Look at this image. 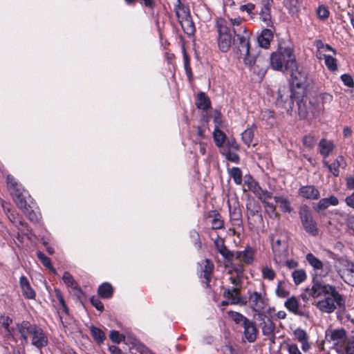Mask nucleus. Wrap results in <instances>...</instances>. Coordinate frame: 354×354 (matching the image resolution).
<instances>
[{
    "mask_svg": "<svg viewBox=\"0 0 354 354\" xmlns=\"http://www.w3.org/2000/svg\"><path fill=\"white\" fill-rule=\"evenodd\" d=\"M12 198L17 207L21 209L24 214H28L29 212V208H30V207L27 203L23 193L19 194V196H15Z\"/></svg>",
    "mask_w": 354,
    "mask_h": 354,
    "instance_id": "obj_37",
    "label": "nucleus"
},
{
    "mask_svg": "<svg viewBox=\"0 0 354 354\" xmlns=\"http://www.w3.org/2000/svg\"><path fill=\"white\" fill-rule=\"evenodd\" d=\"M272 39V31L268 28H265L262 30L261 35L258 36L257 41L261 47L268 48L270 46V41Z\"/></svg>",
    "mask_w": 354,
    "mask_h": 354,
    "instance_id": "obj_29",
    "label": "nucleus"
},
{
    "mask_svg": "<svg viewBox=\"0 0 354 354\" xmlns=\"http://www.w3.org/2000/svg\"><path fill=\"white\" fill-rule=\"evenodd\" d=\"M297 106H298V115L299 116V118L301 120L306 119L308 115V106L303 100H300L297 102Z\"/></svg>",
    "mask_w": 354,
    "mask_h": 354,
    "instance_id": "obj_41",
    "label": "nucleus"
},
{
    "mask_svg": "<svg viewBox=\"0 0 354 354\" xmlns=\"http://www.w3.org/2000/svg\"><path fill=\"white\" fill-rule=\"evenodd\" d=\"M176 15L184 32L188 35H194L195 26L190 15L183 8L176 11Z\"/></svg>",
    "mask_w": 354,
    "mask_h": 354,
    "instance_id": "obj_15",
    "label": "nucleus"
},
{
    "mask_svg": "<svg viewBox=\"0 0 354 354\" xmlns=\"http://www.w3.org/2000/svg\"><path fill=\"white\" fill-rule=\"evenodd\" d=\"M326 339L336 346L337 350L342 351L347 343L346 332L344 328H329L326 330Z\"/></svg>",
    "mask_w": 354,
    "mask_h": 354,
    "instance_id": "obj_10",
    "label": "nucleus"
},
{
    "mask_svg": "<svg viewBox=\"0 0 354 354\" xmlns=\"http://www.w3.org/2000/svg\"><path fill=\"white\" fill-rule=\"evenodd\" d=\"M299 217L303 227L306 232L312 236H316L318 234L317 223L314 221L311 211L306 205H302L299 209Z\"/></svg>",
    "mask_w": 354,
    "mask_h": 354,
    "instance_id": "obj_8",
    "label": "nucleus"
},
{
    "mask_svg": "<svg viewBox=\"0 0 354 354\" xmlns=\"http://www.w3.org/2000/svg\"><path fill=\"white\" fill-rule=\"evenodd\" d=\"M17 329L25 342H28L27 334L32 336V344L38 348L46 346L48 344V338L42 329L35 324L24 321L17 325Z\"/></svg>",
    "mask_w": 354,
    "mask_h": 354,
    "instance_id": "obj_3",
    "label": "nucleus"
},
{
    "mask_svg": "<svg viewBox=\"0 0 354 354\" xmlns=\"http://www.w3.org/2000/svg\"><path fill=\"white\" fill-rule=\"evenodd\" d=\"M333 95L324 93L319 94L313 101L310 102V113L313 118H317L322 115L327 104L333 101Z\"/></svg>",
    "mask_w": 354,
    "mask_h": 354,
    "instance_id": "obj_12",
    "label": "nucleus"
},
{
    "mask_svg": "<svg viewBox=\"0 0 354 354\" xmlns=\"http://www.w3.org/2000/svg\"><path fill=\"white\" fill-rule=\"evenodd\" d=\"M243 268L241 266L235 267L228 271L230 274V281L234 286L232 288H237L241 290L242 287Z\"/></svg>",
    "mask_w": 354,
    "mask_h": 354,
    "instance_id": "obj_22",
    "label": "nucleus"
},
{
    "mask_svg": "<svg viewBox=\"0 0 354 354\" xmlns=\"http://www.w3.org/2000/svg\"><path fill=\"white\" fill-rule=\"evenodd\" d=\"M223 297L230 301V304H241L245 305L246 300H243L241 297V290L237 288H226L223 293Z\"/></svg>",
    "mask_w": 354,
    "mask_h": 354,
    "instance_id": "obj_18",
    "label": "nucleus"
},
{
    "mask_svg": "<svg viewBox=\"0 0 354 354\" xmlns=\"http://www.w3.org/2000/svg\"><path fill=\"white\" fill-rule=\"evenodd\" d=\"M299 195L304 198L317 200L319 198V192L314 186L307 185L301 187L299 190Z\"/></svg>",
    "mask_w": 354,
    "mask_h": 354,
    "instance_id": "obj_26",
    "label": "nucleus"
},
{
    "mask_svg": "<svg viewBox=\"0 0 354 354\" xmlns=\"http://www.w3.org/2000/svg\"><path fill=\"white\" fill-rule=\"evenodd\" d=\"M296 59L291 48L280 47L270 56V65L274 70L286 71L295 68Z\"/></svg>",
    "mask_w": 354,
    "mask_h": 354,
    "instance_id": "obj_2",
    "label": "nucleus"
},
{
    "mask_svg": "<svg viewBox=\"0 0 354 354\" xmlns=\"http://www.w3.org/2000/svg\"><path fill=\"white\" fill-rule=\"evenodd\" d=\"M323 163L335 176H339V167L344 168L346 167L344 158L342 156H338L333 164H328L326 161H323Z\"/></svg>",
    "mask_w": 354,
    "mask_h": 354,
    "instance_id": "obj_27",
    "label": "nucleus"
},
{
    "mask_svg": "<svg viewBox=\"0 0 354 354\" xmlns=\"http://www.w3.org/2000/svg\"><path fill=\"white\" fill-rule=\"evenodd\" d=\"M37 257L41 262V263L44 265V266L50 269V270L52 271L53 272L55 273V270L51 266L50 260L48 257L45 256V254L40 251H38L37 252Z\"/></svg>",
    "mask_w": 354,
    "mask_h": 354,
    "instance_id": "obj_49",
    "label": "nucleus"
},
{
    "mask_svg": "<svg viewBox=\"0 0 354 354\" xmlns=\"http://www.w3.org/2000/svg\"><path fill=\"white\" fill-rule=\"evenodd\" d=\"M341 79L346 86H347L348 87L353 86V85H354L353 80L350 75L344 74L342 75Z\"/></svg>",
    "mask_w": 354,
    "mask_h": 354,
    "instance_id": "obj_60",
    "label": "nucleus"
},
{
    "mask_svg": "<svg viewBox=\"0 0 354 354\" xmlns=\"http://www.w3.org/2000/svg\"><path fill=\"white\" fill-rule=\"evenodd\" d=\"M216 27L218 32V46L222 52H227L232 44V37L227 21L223 19H216Z\"/></svg>",
    "mask_w": 354,
    "mask_h": 354,
    "instance_id": "obj_4",
    "label": "nucleus"
},
{
    "mask_svg": "<svg viewBox=\"0 0 354 354\" xmlns=\"http://www.w3.org/2000/svg\"><path fill=\"white\" fill-rule=\"evenodd\" d=\"M244 185L247 186V189L244 188L243 192L251 191L259 200L264 198H272V196L271 192L263 190L250 175L245 176Z\"/></svg>",
    "mask_w": 354,
    "mask_h": 354,
    "instance_id": "obj_14",
    "label": "nucleus"
},
{
    "mask_svg": "<svg viewBox=\"0 0 354 354\" xmlns=\"http://www.w3.org/2000/svg\"><path fill=\"white\" fill-rule=\"evenodd\" d=\"M288 354H303L298 346L295 343H289L286 346Z\"/></svg>",
    "mask_w": 354,
    "mask_h": 354,
    "instance_id": "obj_57",
    "label": "nucleus"
},
{
    "mask_svg": "<svg viewBox=\"0 0 354 354\" xmlns=\"http://www.w3.org/2000/svg\"><path fill=\"white\" fill-rule=\"evenodd\" d=\"M326 67L331 71H335L337 69V60L333 57L329 55L324 60Z\"/></svg>",
    "mask_w": 354,
    "mask_h": 354,
    "instance_id": "obj_52",
    "label": "nucleus"
},
{
    "mask_svg": "<svg viewBox=\"0 0 354 354\" xmlns=\"http://www.w3.org/2000/svg\"><path fill=\"white\" fill-rule=\"evenodd\" d=\"M292 277L295 284L298 286L306 279L307 275L304 270L298 269L292 272Z\"/></svg>",
    "mask_w": 354,
    "mask_h": 354,
    "instance_id": "obj_38",
    "label": "nucleus"
},
{
    "mask_svg": "<svg viewBox=\"0 0 354 354\" xmlns=\"http://www.w3.org/2000/svg\"><path fill=\"white\" fill-rule=\"evenodd\" d=\"M297 93H295L288 85H281L277 91V104L285 109L287 112L292 110L293 98H298Z\"/></svg>",
    "mask_w": 354,
    "mask_h": 354,
    "instance_id": "obj_6",
    "label": "nucleus"
},
{
    "mask_svg": "<svg viewBox=\"0 0 354 354\" xmlns=\"http://www.w3.org/2000/svg\"><path fill=\"white\" fill-rule=\"evenodd\" d=\"M319 153L326 158L329 156L330 153L333 151L335 148V145L333 141L322 138L318 144Z\"/></svg>",
    "mask_w": 354,
    "mask_h": 354,
    "instance_id": "obj_31",
    "label": "nucleus"
},
{
    "mask_svg": "<svg viewBox=\"0 0 354 354\" xmlns=\"http://www.w3.org/2000/svg\"><path fill=\"white\" fill-rule=\"evenodd\" d=\"M254 252L251 248H246L243 251L236 252L234 257L240 263L250 264L254 259Z\"/></svg>",
    "mask_w": 354,
    "mask_h": 354,
    "instance_id": "obj_23",
    "label": "nucleus"
},
{
    "mask_svg": "<svg viewBox=\"0 0 354 354\" xmlns=\"http://www.w3.org/2000/svg\"><path fill=\"white\" fill-rule=\"evenodd\" d=\"M317 14L319 18L325 19L328 17L329 12L325 6H320L317 10Z\"/></svg>",
    "mask_w": 354,
    "mask_h": 354,
    "instance_id": "obj_58",
    "label": "nucleus"
},
{
    "mask_svg": "<svg viewBox=\"0 0 354 354\" xmlns=\"http://www.w3.org/2000/svg\"><path fill=\"white\" fill-rule=\"evenodd\" d=\"M90 330L93 339L96 342L101 343L104 341L105 339V335L101 329L95 326H91Z\"/></svg>",
    "mask_w": 354,
    "mask_h": 354,
    "instance_id": "obj_46",
    "label": "nucleus"
},
{
    "mask_svg": "<svg viewBox=\"0 0 354 354\" xmlns=\"http://www.w3.org/2000/svg\"><path fill=\"white\" fill-rule=\"evenodd\" d=\"M262 277L265 279L272 281L276 277L275 271L268 266H263L261 268Z\"/></svg>",
    "mask_w": 354,
    "mask_h": 354,
    "instance_id": "obj_45",
    "label": "nucleus"
},
{
    "mask_svg": "<svg viewBox=\"0 0 354 354\" xmlns=\"http://www.w3.org/2000/svg\"><path fill=\"white\" fill-rule=\"evenodd\" d=\"M214 245L217 251L230 263H232L234 255L232 252L229 250L224 244V241L221 238H217L214 241Z\"/></svg>",
    "mask_w": 354,
    "mask_h": 354,
    "instance_id": "obj_25",
    "label": "nucleus"
},
{
    "mask_svg": "<svg viewBox=\"0 0 354 354\" xmlns=\"http://www.w3.org/2000/svg\"><path fill=\"white\" fill-rule=\"evenodd\" d=\"M283 282L281 281L278 282L275 292L278 297L284 298L288 296L289 292L286 290V288L283 286Z\"/></svg>",
    "mask_w": 354,
    "mask_h": 354,
    "instance_id": "obj_53",
    "label": "nucleus"
},
{
    "mask_svg": "<svg viewBox=\"0 0 354 354\" xmlns=\"http://www.w3.org/2000/svg\"><path fill=\"white\" fill-rule=\"evenodd\" d=\"M263 8L260 12V19L267 26H270L272 24L270 15V6L272 3V0H262Z\"/></svg>",
    "mask_w": 354,
    "mask_h": 354,
    "instance_id": "obj_24",
    "label": "nucleus"
},
{
    "mask_svg": "<svg viewBox=\"0 0 354 354\" xmlns=\"http://www.w3.org/2000/svg\"><path fill=\"white\" fill-rule=\"evenodd\" d=\"M248 299L246 301L249 306L259 314L262 313L268 305L266 293L248 290Z\"/></svg>",
    "mask_w": 354,
    "mask_h": 354,
    "instance_id": "obj_11",
    "label": "nucleus"
},
{
    "mask_svg": "<svg viewBox=\"0 0 354 354\" xmlns=\"http://www.w3.org/2000/svg\"><path fill=\"white\" fill-rule=\"evenodd\" d=\"M230 176L233 178L234 183L241 185L242 183V171L239 167H232L229 171Z\"/></svg>",
    "mask_w": 354,
    "mask_h": 354,
    "instance_id": "obj_44",
    "label": "nucleus"
},
{
    "mask_svg": "<svg viewBox=\"0 0 354 354\" xmlns=\"http://www.w3.org/2000/svg\"><path fill=\"white\" fill-rule=\"evenodd\" d=\"M345 219L348 233L354 236V215L346 214Z\"/></svg>",
    "mask_w": 354,
    "mask_h": 354,
    "instance_id": "obj_54",
    "label": "nucleus"
},
{
    "mask_svg": "<svg viewBox=\"0 0 354 354\" xmlns=\"http://www.w3.org/2000/svg\"><path fill=\"white\" fill-rule=\"evenodd\" d=\"M269 198H264L262 200H260L262 203L263 204L264 208L267 214H268L269 216L271 218H274L277 216V213L276 212V207L268 201H266V199H268Z\"/></svg>",
    "mask_w": 354,
    "mask_h": 354,
    "instance_id": "obj_42",
    "label": "nucleus"
},
{
    "mask_svg": "<svg viewBox=\"0 0 354 354\" xmlns=\"http://www.w3.org/2000/svg\"><path fill=\"white\" fill-rule=\"evenodd\" d=\"M228 315L236 323V324H241L243 325V323H245V322L248 319L247 317L243 316L242 314L234 312V311H229Z\"/></svg>",
    "mask_w": 354,
    "mask_h": 354,
    "instance_id": "obj_50",
    "label": "nucleus"
},
{
    "mask_svg": "<svg viewBox=\"0 0 354 354\" xmlns=\"http://www.w3.org/2000/svg\"><path fill=\"white\" fill-rule=\"evenodd\" d=\"M342 351H344L345 354H354V342L351 344L346 343Z\"/></svg>",
    "mask_w": 354,
    "mask_h": 354,
    "instance_id": "obj_63",
    "label": "nucleus"
},
{
    "mask_svg": "<svg viewBox=\"0 0 354 354\" xmlns=\"http://www.w3.org/2000/svg\"><path fill=\"white\" fill-rule=\"evenodd\" d=\"M19 283L23 295L27 299L35 298V292L31 288L28 279L26 277L22 276L20 277Z\"/></svg>",
    "mask_w": 354,
    "mask_h": 354,
    "instance_id": "obj_30",
    "label": "nucleus"
},
{
    "mask_svg": "<svg viewBox=\"0 0 354 354\" xmlns=\"http://www.w3.org/2000/svg\"><path fill=\"white\" fill-rule=\"evenodd\" d=\"M283 6L287 8L292 15L299 12L301 6V0H283Z\"/></svg>",
    "mask_w": 354,
    "mask_h": 354,
    "instance_id": "obj_33",
    "label": "nucleus"
},
{
    "mask_svg": "<svg viewBox=\"0 0 354 354\" xmlns=\"http://www.w3.org/2000/svg\"><path fill=\"white\" fill-rule=\"evenodd\" d=\"M285 307L291 313L299 317L308 319L310 318V312L309 306L306 305H301L299 298L292 296L288 297L285 303Z\"/></svg>",
    "mask_w": 354,
    "mask_h": 354,
    "instance_id": "obj_9",
    "label": "nucleus"
},
{
    "mask_svg": "<svg viewBox=\"0 0 354 354\" xmlns=\"http://www.w3.org/2000/svg\"><path fill=\"white\" fill-rule=\"evenodd\" d=\"M0 322L2 326L9 332V326L12 322V319L8 316H1Z\"/></svg>",
    "mask_w": 354,
    "mask_h": 354,
    "instance_id": "obj_61",
    "label": "nucleus"
},
{
    "mask_svg": "<svg viewBox=\"0 0 354 354\" xmlns=\"http://www.w3.org/2000/svg\"><path fill=\"white\" fill-rule=\"evenodd\" d=\"M256 126L254 124L251 127L248 128L242 133V140L247 145L250 146L254 138V130Z\"/></svg>",
    "mask_w": 354,
    "mask_h": 354,
    "instance_id": "obj_39",
    "label": "nucleus"
},
{
    "mask_svg": "<svg viewBox=\"0 0 354 354\" xmlns=\"http://www.w3.org/2000/svg\"><path fill=\"white\" fill-rule=\"evenodd\" d=\"M274 199L277 203L279 205L280 208L285 212H291L292 207H290V201L281 196H274Z\"/></svg>",
    "mask_w": 354,
    "mask_h": 354,
    "instance_id": "obj_40",
    "label": "nucleus"
},
{
    "mask_svg": "<svg viewBox=\"0 0 354 354\" xmlns=\"http://www.w3.org/2000/svg\"><path fill=\"white\" fill-rule=\"evenodd\" d=\"M339 262L343 266L342 278L346 283L354 286V263L345 259H341Z\"/></svg>",
    "mask_w": 354,
    "mask_h": 354,
    "instance_id": "obj_17",
    "label": "nucleus"
},
{
    "mask_svg": "<svg viewBox=\"0 0 354 354\" xmlns=\"http://www.w3.org/2000/svg\"><path fill=\"white\" fill-rule=\"evenodd\" d=\"M272 248L275 263L281 265L285 261L288 255L286 236L281 234L279 237L273 236L272 238Z\"/></svg>",
    "mask_w": 354,
    "mask_h": 354,
    "instance_id": "obj_7",
    "label": "nucleus"
},
{
    "mask_svg": "<svg viewBox=\"0 0 354 354\" xmlns=\"http://www.w3.org/2000/svg\"><path fill=\"white\" fill-rule=\"evenodd\" d=\"M214 217L212 220V227L215 230L221 229L223 226V222L221 219V216L214 212Z\"/></svg>",
    "mask_w": 354,
    "mask_h": 354,
    "instance_id": "obj_55",
    "label": "nucleus"
},
{
    "mask_svg": "<svg viewBox=\"0 0 354 354\" xmlns=\"http://www.w3.org/2000/svg\"><path fill=\"white\" fill-rule=\"evenodd\" d=\"M306 291L313 298H320L314 304L323 313L330 314L337 307H344L345 305V299L334 286L313 280L312 287L306 289Z\"/></svg>",
    "mask_w": 354,
    "mask_h": 354,
    "instance_id": "obj_1",
    "label": "nucleus"
},
{
    "mask_svg": "<svg viewBox=\"0 0 354 354\" xmlns=\"http://www.w3.org/2000/svg\"><path fill=\"white\" fill-rule=\"evenodd\" d=\"M204 266L203 268V277L206 280V283L208 285L212 277V273L214 269L213 263L209 259H205L204 261Z\"/></svg>",
    "mask_w": 354,
    "mask_h": 354,
    "instance_id": "obj_35",
    "label": "nucleus"
},
{
    "mask_svg": "<svg viewBox=\"0 0 354 354\" xmlns=\"http://www.w3.org/2000/svg\"><path fill=\"white\" fill-rule=\"evenodd\" d=\"M12 198L17 207L21 209L24 214H28L29 212V208H30V207L27 203L23 193L19 194V196H15Z\"/></svg>",
    "mask_w": 354,
    "mask_h": 354,
    "instance_id": "obj_36",
    "label": "nucleus"
},
{
    "mask_svg": "<svg viewBox=\"0 0 354 354\" xmlns=\"http://www.w3.org/2000/svg\"><path fill=\"white\" fill-rule=\"evenodd\" d=\"M210 100L204 93L198 94L196 106L198 109L207 111L210 107Z\"/></svg>",
    "mask_w": 354,
    "mask_h": 354,
    "instance_id": "obj_32",
    "label": "nucleus"
},
{
    "mask_svg": "<svg viewBox=\"0 0 354 354\" xmlns=\"http://www.w3.org/2000/svg\"><path fill=\"white\" fill-rule=\"evenodd\" d=\"M91 304L98 310L102 311L104 309V306L101 301L95 297H92L91 299Z\"/></svg>",
    "mask_w": 354,
    "mask_h": 354,
    "instance_id": "obj_62",
    "label": "nucleus"
},
{
    "mask_svg": "<svg viewBox=\"0 0 354 354\" xmlns=\"http://www.w3.org/2000/svg\"><path fill=\"white\" fill-rule=\"evenodd\" d=\"M292 78V86L303 88L306 86L307 75L304 72L299 71L296 65L295 68L289 69Z\"/></svg>",
    "mask_w": 354,
    "mask_h": 354,
    "instance_id": "obj_20",
    "label": "nucleus"
},
{
    "mask_svg": "<svg viewBox=\"0 0 354 354\" xmlns=\"http://www.w3.org/2000/svg\"><path fill=\"white\" fill-rule=\"evenodd\" d=\"M244 63L258 75H263L268 68V62L262 56L251 55L245 58Z\"/></svg>",
    "mask_w": 354,
    "mask_h": 354,
    "instance_id": "obj_13",
    "label": "nucleus"
},
{
    "mask_svg": "<svg viewBox=\"0 0 354 354\" xmlns=\"http://www.w3.org/2000/svg\"><path fill=\"white\" fill-rule=\"evenodd\" d=\"M250 35V32L247 30L246 28L234 29V36L237 38L236 40H234L235 48L240 58L243 59V62L246 57L251 55L249 43Z\"/></svg>",
    "mask_w": 354,
    "mask_h": 354,
    "instance_id": "obj_5",
    "label": "nucleus"
},
{
    "mask_svg": "<svg viewBox=\"0 0 354 354\" xmlns=\"http://www.w3.org/2000/svg\"><path fill=\"white\" fill-rule=\"evenodd\" d=\"M306 261L313 267L315 272L320 271L319 275L325 276L330 270L328 263H323L312 253H308L306 256Z\"/></svg>",
    "mask_w": 354,
    "mask_h": 354,
    "instance_id": "obj_16",
    "label": "nucleus"
},
{
    "mask_svg": "<svg viewBox=\"0 0 354 354\" xmlns=\"http://www.w3.org/2000/svg\"><path fill=\"white\" fill-rule=\"evenodd\" d=\"M275 326L274 323L270 319H267L263 321L262 326V333L264 335H270L274 333Z\"/></svg>",
    "mask_w": 354,
    "mask_h": 354,
    "instance_id": "obj_43",
    "label": "nucleus"
},
{
    "mask_svg": "<svg viewBox=\"0 0 354 354\" xmlns=\"http://www.w3.org/2000/svg\"><path fill=\"white\" fill-rule=\"evenodd\" d=\"M247 209L249 216H254L259 212V205H252L251 203L247 204Z\"/></svg>",
    "mask_w": 354,
    "mask_h": 354,
    "instance_id": "obj_59",
    "label": "nucleus"
},
{
    "mask_svg": "<svg viewBox=\"0 0 354 354\" xmlns=\"http://www.w3.org/2000/svg\"><path fill=\"white\" fill-rule=\"evenodd\" d=\"M213 134L216 145L218 147H221L225 140V134L218 128L215 129Z\"/></svg>",
    "mask_w": 354,
    "mask_h": 354,
    "instance_id": "obj_48",
    "label": "nucleus"
},
{
    "mask_svg": "<svg viewBox=\"0 0 354 354\" xmlns=\"http://www.w3.org/2000/svg\"><path fill=\"white\" fill-rule=\"evenodd\" d=\"M339 204L338 198L335 196H330L328 198H324L319 200L314 209L317 212L327 209L330 205H337Z\"/></svg>",
    "mask_w": 354,
    "mask_h": 354,
    "instance_id": "obj_28",
    "label": "nucleus"
},
{
    "mask_svg": "<svg viewBox=\"0 0 354 354\" xmlns=\"http://www.w3.org/2000/svg\"><path fill=\"white\" fill-rule=\"evenodd\" d=\"M295 339L301 344V348L303 352H308L311 348V344L309 342V335L307 332L300 328H296L293 331Z\"/></svg>",
    "mask_w": 354,
    "mask_h": 354,
    "instance_id": "obj_19",
    "label": "nucleus"
},
{
    "mask_svg": "<svg viewBox=\"0 0 354 354\" xmlns=\"http://www.w3.org/2000/svg\"><path fill=\"white\" fill-rule=\"evenodd\" d=\"M316 141L317 139L315 136L312 134L305 135L302 139L304 146H305L308 149H312L314 148Z\"/></svg>",
    "mask_w": 354,
    "mask_h": 354,
    "instance_id": "obj_47",
    "label": "nucleus"
},
{
    "mask_svg": "<svg viewBox=\"0 0 354 354\" xmlns=\"http://www.w3.org/2000/svg\"><path fill=\"white\" fill-rule=\"evenodd\" d=\"M97 292L101 297L109 299L113 295V287L109 283H104L98 288Z\"/></svg>",
    "mask_w": 354,
    "mask_h": 354,
    "instance_id": "obj_34",
    "label": "nucleus"
},
{
    "mask_svg": "<svg viewBox=\"0 0 354 354\" xmlns=\"http://www.w3.org/2000/svg\"><path fill=\"white\" fill-rule=\"evenodd\" d=\"M243 327L245 339L250 343L255 342L258 334L255 322L248 319L245 323L243 324Z\"/></svg>",
    "mask_w": 354,
    "mask_h": 354,
    "instance_id": "obj_21",
    "label": "nucleus"
},
{
    "mask_svg": "<svg viewBox=\"0 0 354 354\" xmlns=\"http://www.w3.org/2000/svg\"><path fill=\"white\" fill-rule=\"evenodd\" d=\"M62 279L68 286H70L73 289L77 288V283L69 272H65L63 274Z\"/></svg>",
    "mask_w": 354,
    "mask_h": 354,
    "instance_id": "obj_51",
    "label": "nucleus"
},
{
    "mask_svg": "<svg viewBox=\"0 0 354 354\" xmlns=\"http://www.w3.org/2000/svg\"><path fill=\"white\" fill-rule=\"evenodd\" d=\"M345 202L348 207L354 209V192L345 198Z\"/></svg>",
    "mask_w": 354,
    "mask_h": 354,
    "instance_id": "obj_64",
    "label": "nucleus"
},
{
    "mask_svg": "<svg viewBox=\"0 0 354 354\" xmlns=\"http://www.w3.org/2000/svg\"><path fill=\"white\" fill-rule=\"evenodd\" d=\"M110 339L116 344H119L121 342L124 340V336L122 334H120L118 331L111 330L109 335Z\"/></svg>",
    "mask_w": 354,
    "mask_h": 354,
    "instance_id": "obj_56",
    "label": "nucleus"
}]
</instances>
